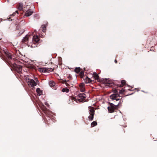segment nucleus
Wrapping results in <instances>:
<instances>
[{"label":"nucleus","mask_w":157,"mask_h":157,"mask_svg":"<svg viewBox=\"0 0 157 157\" xmlns=\"http://www.w3.org/2000/svg\"><path fill=\"white\" fill-rule=\"evenodd\" d=\"M42 29L43 32H44L45 31V29L46 27L45 25H42Z\"/></svg>","instance_id":"5701e85b"},{"label":"nucleus","mask_w":157,"mask_h":157,"mask_svg":"<svg viewBox=\"0 0 157 157\" xmlns=\"http://www.w3.org/2000/svg\"><path fill=\"white\" fill-rule=\"evenodd\" d=\"M7 56L8 58L9 59H11L12 57H11V55L10 54H7Z\"/></svg>","instance_id":"4be33fe9"},{"label":"nucleus","mask_w":157,"mask_h":157,"mask_svg":"<svg viewBox=\"0 0 157 157\" xmlns=\"http://www.w3.org/2000/svg\"><path fill=\"white\" fill-rule=\"evenodd\" d=\"M118 95L117 94H113L111 95L110 98L111 99L113 100H116L117 101H118L120 100L119 98H116L118 96Z\"/></svg>","instance_id":"423d86ee"},{"label":"nucleus","mask_w":157,"mask_h":157,"mask_svg":"<svg viewBox=\"0 0 157 157\" xmlns=\"http://www.w3.org/2000/svg\"><path fill=\"white\" fill-rule=\"evenodd\" d=\"M115 106L113 104L111 103L109 107H108V109L110 113H113L116 108Z\"/></svg>","instance_id":"20e7f679"},{"label":"nucleus","mask_w":157,"mask_h":157,"mask_svg":"<svg viewBox=\"0 0 157 157\" xmlns=\"http://www.w3.org/2000/svg\"><path fill=\"white\" fill-rule=\"evenodd\" d=\"M36 81H37V79H36Z\"/></svg>","instance_id":"473e14b6"},{"label":"nucleus","mask_w":157,"mask_h":157,"mask_svg":"<svg viewBox=\"0 0 157 157\" xmlns=\"http://www.w3.org/2000/svg\"><path fill=\"white\" fill-rule=\"evenodd\" d=\"M16 13H17L18 14V11H15V12H14V13H13L11 15H12V16H14L15 15V14Z\"/></svg>","instance_id":"393cba45"},{"label":"nucleus","mask_w":157,"mask_h":157,"mask_svg":"<svg viewBox=\"0 0 157 157\" xmlns=\"http://www.w3.org/2000/svg\"><path fill=\"white\" fill-rule=\"evenodd\" d=\"M115 62L116 63H117V60L116 59L115 60Z\"/></svg>","instance_id":"c85d7f7f"},{"label":"nucleus","mask_w":157,"mask_h":157,"mask_svg":"<svg viewBox=\"0 0 157 157\" xmlns=\"http://www.w3.org/2000/svg\"><path fill=\"white\" fill-rule=\"evenodd\" d=\"M45 72H49L53 71V69L51 68H45Z\"/></svg>","instance_id":"ddd939ff"},{"label":"nucleus","mask_w":157,"mask_h":157,"mask_svg":"<svg viewBox=\"0 0 157 157\" xmlns=\"http://www.w3.org/2000/svg\"><path fill=\"white\" fill-rule=\"evenodd\" d=\"M97 124V123L96 121H93L91 123V125L92 127H93Z\"/></svg>","instance_id":"6ab92c4d"},{"label":"nucleus","mask_w":157,"mask_h":157,"mask_svg":"<svg viewBox=\"0 0 157 157\" xmlns=\"http://www.w3.org/2000/svg\"><path fill=\"white\" fill-rule=\"evenodd\" d=\"M45 67L39 68L38 70L40 72H45L46 71Z\"/></svg>","instance_id":"2eb2a0df"},{"label":"nucleus","mask_w":157,"mask_h":157,"mask_svg":"<svg viewBox=\"0 0 157 157\" xmlns=\"http://www.w3.org/2000/svg\"><path fill=\"white\" fill-rule=\"evenodd\" d=\"M28 80L27 82L29 86H30L31 87H33L36 85L37 84L36 82L33 79H28Z\"/></svg>","instance_id":"7ed1b4c3"},{"label":"nucleus","mask_w":157,"mask_h":157,"mask_svg":"<svg viewBox=\"0 0 157 157\" xmlns=\"http://www.w3.org/2000/svg\"><path fill=\"white\" fill-rule=\"evenodd\" d=\"M33 13V12L31 10H27L25 13V15L26 16L28 17L31 15Z\"/></svg>","instance_id":"6e6552de"},{"label":"nucleus","mask_w":157,"mask_h":157,"mask_svg":"<svg viewBox=\"0 0 157 157\" xmlns=\"http://www.w3.org/2000/svg\"><path fill=\"white\" fill-rule=\"evenodd\" d=\"M119 104H118L117 105V106H118V105H119ZM116 106H117V105H116Z\"/></svg>","instance_id":"2f4dec72"},{"label":"nucleus","mask_w":157,"mask_h":157,"mask_svg":"<svg viewBox=\"0 0 157 157\" xmlns=\"http://www.w3.org/2000/svg\"><path fill=\"white\" fill-rule=\"evenodd\" d=\"M114 93L115 94L117 93V91L116 90H115L114 91Z\"/></svg>","instance_id":"a878e982"},{"label":"nucleus","mask_w":157,"mask_h":157,"mask_svg":"<svg viewBox=\"0 0 157 157\" xmlns=\"http://www.w3.org/2000/svg\"><path fill=\"white\" fill-rule=\"evenodd\" d=\"M80 67H76L75 70V71L77 73H79L80 71Z\"/></svg>","instance_id":"a211bd4d"},{"label":"nucleus","mask_w":157,"mask_h":157,"mask_svg":"<svg viewBox=\"0 0 157 157\" xmlns=\"http://www.w3.org/2000/svg\"><path fill=\"white\" fill-rule=\"evenodd\" d=\"M80 73L81 74H83V73L82 71Z\"/></svg>","instance_id":"c756f323"},{"label":"nucleus","mask_w":157,"mask_h":157,"mask_svg":"<svg viewBox=\"0 0 157 157\" xmlns=\"http://www.w3.org/2000/svg\"><path fill=\"white\" fill-rule=\"evenodd\" d=\"M45 104L46 105H48V104L47 102H45Z\"/></svg>","instance_id":"bb28decb"},{"label":"nucleus","mask_w":157,"mask_h":157,"mask_svg":"<svg viewBox=\"0 0 157 157\" xmlns=\"http://www.w3.org/2000/svg\"><path fill=\"white\" fill-rule=\"evenodd\" d=\"M50 86L53 87L55 85V82L53 81H51L49 83Z\"/></svg>","instance_id":"dca6fc26"},{"label":"nucleus","mask_w":157,"mask_h":157,"mask_svg":"<svg viewBox=\"0 0 157 157\" xmlns=\"http://www.w3.org/2000/svg\"><path fill=\"white\" fill-rule=\"evenodd\" d=\"M18 9L20 10H22L23 9V4L21 3H19L18 7Z\"/></svg>","instance_id":"f3484780"},{"label":"nucleus","mask_w":157,"mask_h":157,"mask_svg":"<svg viewBox=\"0 0 157 157\" xmlns=\"http://www.w3.org/2000/svg\"><path fill=\"white\" fill-rule=\"evenodd\" d=\"M124 92V90L122 89V90H121L119 92V93L120 94H121L122 93H123Z\"/></svg>","instance_id":"b1692460"},{"label":"nucleus","mask_w":157,"mask_h":157,"mask_svg":"<svg viewBox=\"0 0 157 157\" xmlns=\"http://www.w3.org/2000/svg\"><path fill=\"white\" fill-rule=\"evenodd\" d=\"M125 81L124 80H122L121 81V86L122 87L124 85H125Z\"/></svg>","instance_id":"aec40b11"},{"label":"nucleus","mask_w":157,"mask_h":157,"mask_svg":"<svg viewBox=\"0 0 157 157\" xmlns=\"http://www.w3.org/2000/svg\"><path fill=\"white\" fill-rule=\"evenodd\" d=\"M89 113L90 115L89 116V118L92 121L93 120L94 115V110L93 107H90L89 108Z\"/></svg>","instance_id":"f03ea898"},{"label":"nucleus","mask_w":157,"mask_h":157,"mask_svg":"<svg viewBox=\"0 0 157 157\" xmlns=\"http://www.w3.org/2000/svg\"><path fill=\"white\" fill-rule=\"evenodd\" d=\"M36 91L37 95L39 96H40L42 94V92L40 90V89L39 88H38L36 89Z\"/></svg>","instance_id":"9d476101"},{"label":"nucleus","mask_w":157,"mask_h":157,"mask_svg":"<svg viewBox=\"0 0 157 157\" xmlns=\"http://www.w3.org/2000/svg\"><path fill=\"white\" fill-rule=\"evenodd\" d=\"M85 82L86 83H90L91 82V80L90 78H88V77H86L85 79Z\"/></svg>","instance_id":"4468645a"},{"label":"nucleus","mask_w":157,"mask_h":157,"mask_svg":"<svg viewBox=\"0 0 157 157\" xmlns=\"http://www.w3.org/2000/svg\"><path fill=\"white\" fill-rule=\"evenodd\" d=\"M21 72V71L20 70H20H19V73H20V72Z\"/></svg>","instance_id":"7c9ffc66"},{"label":"nucleus","mask_w":157,"mask_h":157,"mask_svg":"<svg viewBox=\"0 0 157 157\" xmlns=\"http://www.w3.org/2000/svg\"><path fill=\"white\" fill-rule=\"evenodd\" d=\"M31 47H32V48H33V47H35V46H33V45H32L31 46Z\"/></svg>","instance_id":"cd10ccee"},{"label":"nucleus","mask_w":157,"mask_h":157,"mask_svg":"<svg viewBox=\"0 0 157 157\" xmlns=\"http://www.w3.org/2000/svg\"><path fill=\"white\" fill-rule=\"evenodd\" d=\"M86 97V94L84 93L79 94L77 97L78 101L80 102H83Z\"/></svg>","instance_id":"f257e3e1"},{"label":"nucleus","mask_w":157,"mask_h":157,"mask_svg":"<svg viewBox=\"0 0 157 157\" xmlns=\"http://www.w3.org/2000/svg\"><path fill=\"white\" fill-rule=\"evenodd\" d=\"M84 86V84L83 83H81L79 84V86L80 90L82 92H83L85 91Z\"/></svg>","instance_id":"0eeeda50"},{"label":"nucleus","mask_w":157,"mask_h":157,"mask_svg":"<svg viewBox=\"0 0 157 157\" xmlns=\"http://www.w3.org/2000/svg\"><path fill=\"white\" fill-rule=\"evenodd\" d=\"M39 38L37 36H33V42L34 44H35V43L38 42L39 41Z\"/></svg>","instance_id":"39448f33"},{"label":"nucleus","mask_w":157,"mask_h":157,"mask_svg":"<svg viewBox=\"0 0 157 157\" xmlns=\"http://www.w3.org/2000/svg\"><path fill=\"white\" fill-rule=\"evenodd\" d=\"M93 76L94 77L95 79L98 80L99 79V76L98 75L96 74V73L94 72H93Z\"/></svg>","instance_id":"9b49d317"},{"label":"nucleus","mask_w":157,"mask_h":157,"mask_svg":"<svg viewBox=\"0 0 157 157\" xmlns=\"http://www.w3.org/2000/svg\"><path fill=\"white\" fill-rule=\"evenodd\" d=\"M104 82L106 85L111 84V82L108 79L105 78L104 80Z\"/></svg>","instance_id":"f8f14e48"},{"label":"nucleus","mask_w":157,"mask_h":157,"mask_svg":"<svg viewBox=\"0 0 157 157\" xmlns=\"http://www.w3.org/2000/svg\"><path fill=\"white\" fill-rule=\"evenodd\" d=\"M69 91V90L67 88H63L62 89V91L63 92H66V93H67Z\"/></svg>","instance_id":"412c9836"},{"label":"nucleus","mask_w":157,"mask_h":157,"mask_svg":"<svg viewBox=\"0 0 157 157\" xmlns=\"http://www.w3.org/2000/svg\"><path fill=\"white\" fill-rule=\"evenodd\" d=\"M30 36L29 35H26L25 37L22 39V42H26L28 41Z\"/></svg>","instance_id":"1a4fd4ad"}]
</instances>
